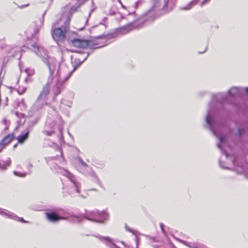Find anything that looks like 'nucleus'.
<instances>
[{
	"mask_svg": "<svg viewBox=\"0 0 248 248\" xmlns=\"http://www.w3.org/2000/svg\"><path fill=\"white\" fill-rule=\"evenodd\" d=\"M119 3L121 4V5L122 7L124 9H125V7L123 5V4L122 3L121 1L120 0H118Z\"/></svg>",
	"mask_w": 248,
	"mask_h": 248,
	"instance_id": "34",
	"label": "nucleus"
},
{
	"mask_svg": "<svg viewBox=\"0 0 248 248\" xmlns=\"http://www.w3.org/2000/svg\"><path fill=\"white\" fill-rule=\"evenodd\" d=\"M46 218L49 221L55 222L61 219H65V217H61L54 212H46Z\"/></svg>",
	"mask_w": 248,
	"mask_h": 248,
	"instance_id": "14",
	"label": "nucleus"
},
{
	"mask_svg": "<svg viewBox=\"0 0 248 248\" xmlns=\"http://www.w3.org/2000/svg\"><path fill=\"white\" fill-rule=\"evenodd\" d=\"M56 171L62 175L67 177L68 181L63 186V193L64 195L67 193L71 196H74L76 194H78L80 196L85 198L88 195L87 194H82L80 191L81 185L77 182L75 177L69 171L64 169L59 166L56 167Z\"/></svg>",
	"mask_w": 248,
	"mask_h": 248,
	"instance_id": "3",
	"label": "nucleus"
},
{
	"mask_svg": "<svg viewBox=\"0 0 248 248\" xmlns=\"http://www.w3.org/2000/svg\"><path fill=\"white\" fill-rule=\"evenodd\" d=\"M25 72L29 76H31L34 74V69L31 68L26 69Z\"/></svg>",
	"mask_w": 248,
	"mask_h": 248,
	"instance_id": "23",
	"label": "nucleus"
},
{
	"mask_svg": "<svg viewBox=\"0 0 248 248\" xmlns=\"http://www.w3.org/2000/svg\"><path fill=\"white\" fill-rule=\"evenodd\" d=\"M2 51L9 56H14L19 51V48L16 46H13L6 44H2L0 46Z\"/></svg>",
	"mask_w": 248,
	"mask_h": 248,
	"instance_id": "8",
	"label": "nucleus"
},
{
	"mask_svg": "<svg viewBox=\"0 0 248 248\" xmlns=\"http://www.w3.org/2000/svg\"><path fill=\"white\" fill-rule=\"evenodd\" d=\"M29 132L28 131L25 133L21 134L17 138L18 142L20 143H23L28 138Z\"/></svg>",
	"mask_w": 248,
	"mask_h": 248,
	"instance_id": "21",
	"label": "nucleus"
},
{
	"mask_svg": "<svg viewBox=\"0 0 248 248\" xmlns=\"http://www.w3.org/2000/svg\"><path fill=\"white\" fill-rule=\"evenodd\" d=\"M58 150H59V151L60 153L61 154V155L62 156V149H61V148H58Z\"/></svg>",
	"mask_w": 248,
	"mask_h": 248,
	"instance_id": "36",
	"label": "nucleus"
},
{
	"mask_svg": "<svg viewBox=\"0 0 248 248\" xmlns=\"http://www.w3.org/2000/svg\"><path fill=\"white\" fill-rule=\"evenodd\" d=\"M125 229L127 231L132 233L134 235H135L136 236L135 241H136V242L137 248H138V245L139 244V238L137 236V234L138 233V232L137 231H134V230H132L127 225H126L125 226Z\"/></svg>",
	"mask_w": 248,
	"mask_h": 248,
	"instance_id": "20",
	"label": "nucleus"
},
{
	"mask_svg": "<svg viewBox=\"0 0 248 248\" xmlns=\"http://www.w3.org/2000/svg\"><path fill=\"white\" fill-rule=\"evenodd\" d=\"M88 55H87L86 56V57L84 59V60H82L81 62H80V63H82V62H84V61L87 59V58L88 57Z\"/></svg>",
	"mask_w": 248,
	"mask_h": 248,
	"instance_id": "38",
	"label": "nucleus"
},
{
	"mask_svg": "<svg viewBox=\"0 0 248 248\" xmlns=\"http://www.w3.org/2000/svg\"><path fill=\"white\" fill-rule=\"evenodd\" d=\"M231 161L232 163V164L235 166V164H236V159L235 158H233V157H232L231 158Z\"/></svg>",
	"mask_w": 248,
	"mask_h": 248,
	"instance_id": "30",
	"label": "nucleus"
},
{
	"mask_svg": "<svg viewBox=\"0 0 248 248\" xmlns=\"http://www.w3.org/2000/svg\"><path fill=\"white\" fill-rule=\"evenodd\" d=\"M43 133L47 136H51L52 134L54 133V131L52 130H44L43 131Z\"/></svg>",
	"mask_w": 248,
	"mask_h": 248,
	"instance_id": "25",
	"label": "nucleus"
},
{
	"mask_svg": "<svg viewBox=\"0 0 248 248\" xmlns=\"http://www.w3.org/2000/svg\"><path fill=\"white\" fill-rule=\"evenodd\" d=\"M87 218L93 221L104 223L108 220L109 215L105 211H93L87 213Z\"/></svg>",
	"mask_w": 248,
	"mask_h": 248,
	"instance_id": "5",
	"label": "nucleus"
},
{
	"mask_svg": "<svg viewBox=\"0 0 248 248\" xmlns=\"http://www.w3.org/2000/svg\"><path fill=\"white\" fill-rule=\"evenodd\" d=\"M141 3V0H139L137 1L135 4V8H137L140 4Z\"/></svg>",
	"mask_w": 248,
	"mask_h": 248,
	"instance_id": "27",
	"label": "nucleus"
},
{
	"mask_svg": "<svg viewBox=\"0 0 248 248\" xmlns=\"http://www.w3.org/2000/svg\"><path fill=\"white\" fill-rule=\"evenodd\" d=\"M38 24L36 25V27L34 30V32L35 33H37L39 30L42 28L44 24V19L43 18H40L38 20Z\"/></svg>",
	"mask_w": 248,
	"mask_h": 248,
	"instance_id": "22",
	"label": "nucleus"
},
{
	"mask_svg": "<svg viewBox=\"0 0 248 248\" xmlns=\"http://www.w3.org/2000/svg\"><path fill=\"white\" fill-rule=\"evenodd\" d=\"M13 138L14 135L13 134H9L3 138L0 141V143L4 147V146L8 144L12 140Z\"/></svg>",
	"mask_w": 248,
	"mask_h": 248,
	"instance_id": "16",
	"label": "nucleus"
},
{
	"mask_svg": "<svg viewBox=\"0 0 248 248\" xmlns=\"http://www.w3.org/2000/svg\"><path fill=\"white\" fill-rule=\"evenodd\" d=\"M31 46L34 52L42 58L48 66L50 80L55 83L53 91L56 95H58L61 93L63 84L69 78L75 68L70 70L66 65H60L55 58L48 56V52L44 47L39 46L37 44H33Z\"/></svg>",
	"mask_w": 248,
	"mask_h": 248,
	"instance_id": "1",
	"label": "nucleus"
},
{
	"mask_svg": "<svg viewBox=\"0 0 248 248\" xmlns=\"http://www.w3.org/2000/svg\"><path fill=\"white\" fill-rule=\"evenodd\" d=\"M234 170L239 173H241L242 172L241 171H239V170H237V169L236 168H234Z\"/></svg>",
	"mask_w": 248,
	"mask_h": 248,
	"instance_id": "39",
	"label": "nucleus"
},
{
	"mask_svg": "<svg viewBox=\"0 0 248 248\" xmlns=\"http://www.w3.org/2000/svg\"><path fill=\"white\" fill-rule=\"evenodd\" d=\"M200 1V0H193L186 6L181 7V9L184 10H190L198 3Z\"/></svg>",
	"mask_w": 248,
	"mask_h": 248,
	"instance_id": "17",
	"label": "nucleus"
},
{
	"mask_svg": "<svg viewBox=\"0 0 248 248\" xmlns=\"http://www.w3.org/2000/svg\"><path fill=\"white\" fill-rule=\"evenodd\" d=\"M2 75V70H1L0 72V84H1L2 83V79L1 78V76Z\"/></svg>",
	"mask_w": 248,
	"mask_h": 248,
	"instance_id": "32",
	"label": "nucleus"
},
{
	"mask_svg": "<svg viewBox=\"0 0 248 248\" xmlns=\"http://www.w3.org/2000/svg\"><path fill=\"white\" fill-rule=\"evenodd\" d=\"M51 81L50 80V78H48V81L46 84L43 87L42 91H41L38 98L44 100L46 101L47 97L50 92V84Z\"/></svg>",
	"mask_w": 248,
	"mask_h": 248,
	"instance_id": "11",
	"label": "nucleus"
},
{
	"mask_svg": "<svg viewBox=\"0 0 248 248\" xmlns=\"http://www.w3.org/2000/svg\"><path fill=\"white\" fill-rule=\"evenodd\" d=\"M181 242H182V243H183L184 244L186 245H187V243L184 241H182V240H180Z\"/></svg>",
	"mask_w": 248,
	"mask_h": 248,
	"instance_id": "37",
	"label": "nucleus"
},
{
	"mask_svg": "<svg viewBox=\"0 0 248 248\" xmlns=\"http://www.w3.org/2000/svg\"><path fill=\"white\" fill-rule=\"evenodd\" d=\"M0 214L3 216L5 217L10 218L13 219L14 220L20 221L23 223H27L28 222L25 220L22 217H19L16 216L15 214L12 213L9 211L3 210L0 208Z\"/></svg>",
	"mask_w": 248,
	"mask_h": 248,
	"instance_id": "10",
	"label": "nucleus"
},
{
	"mask_svg": "<svg viewBox=\"0 0 248 248\" xmlns=\"http://www.w3.org/2000/svg\"><path fill=\"white\" fill-rule=\"evenodd\" d=\"M210 0H204L201 3V6H203L204 5L206 4L207 3H208L209 1Z\"/></svg>",
	"mask_w": 248,
	"mask_h": 248,
	"instance_id": "29",
	"label": "nucleus"
},
{
	"mask_svg": "<svg viewBox=\"0 0 248 248\" xmlns=\"http://www.w3.org/2000/svg\"><path fill=\"white\" fill-rule=\"evenodd\" d=\"M219 165L223 169H228V168L224 167L222 165V163L221 161H219Z\"/></svg>",
	"mask_w": 248,
	"mask_h": 248,
	"instance_id": "33",
	"label": "nucleus"
},
{
	"mask_svg": "<svg viewBox=\"0 0 248 248\" xmlns=\"http://www.w3.org/2000/svg\"><path fill=\"white\" fill-rule=\"evenodd\" d=\"M152 10H152V9H151V10L149 11V13H150L151 12V11H152Z\"/></svg>",
	"mask_w": 248,
	"mask_h": 248,
	"instance_id": "41",
	"label": "nucleus"
},
{
	"mask_svg": "<svg viewBox=\"0 0 248 248\" xmlns=\"http://www.w3.org/2000/svg\"><path fill=\"white\" fill-rule=\"evenodd\" d=\"M99 239L106 243V245L108 246L110 248H120L119 247L116 246L113 242L112 239L109 237H99Z\"/></svg>",
	"mask_w": 248,
	"mask_h": 248,
	"instance_id": "15",
	"label": "nucleus"
},
{
	"mask_svg": "<svg viewBox=\"0 0 248 248\" xmlns=\"http://www.w3.org/2000/svg\"><path fill=\"white\" fill-rule=\"evenodd\" d=\"M4 148V146L2 145V144L0 142V152L2 151V150Z\"/></svg>",
	"mask_w": 248,
	"mask_h": 248,
	"instance_id": "35",
	"label": "nucleus"
},
{
	"mask_svg": "<svg viewBox=\"0 0 248 248\" xmlns=\"http://www.w3.org/2000/svg\"><path fill=\"white\" fill-rule=\"evenodd\" d=\"M206 126L212 132L214 135L218 138L219 143L217 144L218 148L227 157L229 155L225 151V147L228 146V142L226 137L221 133V127L217 121L216 112L214 109L210 106L207 115L205 118Z\"/></svg>",
	"mask_w": 248,
	"mask_h": 248,
	"instance_id": "2",
	"label": "nucleus"
},
{
	"mask_svg": "<svg viewBox=\"0 0 248 248\" xmlns=\"http://www.w3.org/2000/svg\"><path fill=\"white\" fill-rule=\"evenodd\" d=\"M160 227L161 228L162 232L165 234V230L164 229V225H163V223H160Z\"/></svg>",
	"mask_w": 248,
	"mask_h": 248,
	"instance_id": "28",
	"label": "nucleus"
},
{
	"mask_svg": "<svg viewBox=\"0 0 248 248\" xmlns=\"http://www.w3.org/2000/svg\"><path fill=\"white\" fill-rule=\"evenodd\" d=\"M46 105H47V103L46 101L37 97L36 102L32 105L31 109L33 112H35L42 109Z\"/></svg>",
	"mask_w": 248,
	"mask_h": 248,
	"instance_id": "13",
	"label": "nucleus"
},
{
	"mask_svg": "<svg viewBox=\"0 0 248 248\" xmlns=\"http://www.w3.org/2000/svg\"><path fill=\"white\" fill-rule=\"evenodd\" d=\"M80 4H79L78 5V7H79V5H80Z\"/></svg>",
	"mask_w": 248,
	"mask_h": 248,
	"instance_id": "43",
	"label": "nucleus"
},
{
	"mask_svg": "<svg viewBox=\"0 0 248 248\" xmlns=\"http://www.w3.org/2000/svg\"><path fill=\"white\" fill-rule=\"evenodd\" d=\"M76 11V8H75L74 6H73L71 9L70 13H72V12H74Z\"/></svg>",
	"mask_w": 248,
	"mask_h": 248,
	"instance_id": "31",
	"label": "nucleus"
},
{
	"mask_svg": "<svg viewBox=\"0 0 248 248\" xmlns=\"http://www.w3.org/2000/svg\"><path fill=\"white\" fill-rule=\"evenodd\" d=\"M26 91V88L25 87H19L17 90V91L19 94L24 93Z\"/></svg>",
	"mask_w": 248,
	"mask_h": 248,
	"instance_id": "24",
	"label": "nucleus"
},
{
	"mask_svg": "<svg viewBox=\"0 0 248 248\" xmlns=\"http://www.w3.org/2000/svg\"><path fill=\"white\" fill-rule=\"evenodd\" d=\"M32 166L31 164H29L28 167L29 169V170L27 172H18V171H14V174L15 175L17 176L24 177L26 176L27 175V174L31 173V171L30 169L32 168Z\"/></svg>",
	"mask_w": 248,
	"mask_h": 248,
	"instance_id": "18",
	"label": "nucleus"
},
{
	"mask_svg": "<svg viewBox=\"0 0 248 248\" xmlns=\"http://www.w3.org/2000/svg\"><path fill=\"white\" fill-rule=\"evenodd\" d=\"M242 92V89L239 87H232L228 91L227 93H219L215 95L213 100L224 102L227 100L228 97H234L240 95Z\"/></svg>",
	"mask_w": 248,
	"mask_h": 248,
	"instance_id": "4",
	"label": "nucleus"
},
{
	"mask_svg": "<svg viewBox=\"0 0 248 248\" xmlns=\"http://www.w3.org/2000/svg\"><path fill=\"white\" fill-rule=\"evenodd\" d=\"M11 159H8L5 161L0 160V169L6 170L11 164Z\"/></svg>",
	"mask_w": 248,
	"mask_h": 248,
	"instance_id": "19",
	"label": "nucleus"
},
{
	"mask_svg": "<svg viewBox=\"0 0 248 248\" xmlns=\"http://www.w3.org/2000/svg\"><path fill=\"white\" fill-rule=\"evenodd\" d=\"M21 101H22V103L23 104L24 103V100H22Z\"/></svg>",
	"mask_w": 248,
	"mask_h": 248,
	"instance_id": "42",
	"label": "nucleus"
},
{
	"mask_svg": "<svg viewBox=\"0 0 248 248\" xmlns=\"http://www.w3.org/2000/svg\"><path fill=\"white\" fill-rule=\"evenodd\" d=\"M78 161L79 163L78 166V170L85 175L90 176L93 181L100 185L101 184L99 179L92 168L88 166L81 158L78 159Z\"/></svg>",
	"mask_w": 248,
	"mask_h": 248,
	"instance_id": "7",
	"label": "nucleus"
},
{
	"mask_svg": "<svg viewBox=\"0 0 248 248\" xmlns=\"http://www.w3.org/2000/svg\"><path fill=\"white\" fill-rule=\"evenodd\" d=\"M69 19H68V21L65 23L64 26L52 30V37L58 45H59V42L63 41L65 38L66 33L69 25Z\"/></svg>",
	"mask_w": 248,
	"mask_h": 248,
	"instance_id": "6",
	"label": "nucleus"
},
{
	"mask_svg": "<svg viewBox=\"0 0 248 248\" xmlns=\"http://www.w3.org/2000/svg\"><path fill=\"white\" fill-rule=\"evenodd\" d=\"M71 43L73 46L82 48L87 47L90 45L89 41L79 39H74L71 41Z\"/></svg>",
	"mask_w": 248,
	"mask_h": 248,
	"instance_id": "12",
	"label": "nucleus"
},
{
	"mask_svg": "<svg viewBox=\"0 0 248 248\" xmlns=\"http://www.w3.org/2000/svg\"><path fill=\"white\" fill-rule=\"evenodd\" d=\"M139 28H140V26L137 22L132 23L118 29V32L122 34H124L128 33L133 29Z\"/></svg>",
	"mask_w": 248,
	"mask_h": 248,
	"instance_id": "9",
	"label": "nucleus"
},
{
	"mask_svg": "<svg viewBox=\"0 0 248 248\" xmlns=\"http://www.w3.org/2000/svg\"><path fill=\"white\" fill-rule=\"evenodd\" d=\"M82 219V218L79 217H72V220L75 222H80Z\"/></svg>",
	"mask_w": 248,
	"mask_h": 248,
	"instance_id": "26",
	"label": "nucleus"
},
{
	"mask_svg": "<svg viewBox=\"0 0 248 248\" xmlns=\"http://www.w3.org/2000/svg\"><path fill=\"white\" fill-rule=\"evenodd\" d=\"M245 91L246 93H248V87L245 89Z\"/></svg>",
	"mask_w": 248,
	"mask_h": 248,
	"instance_id": "40",
	"label": "nucleus"
}]
</instances>
